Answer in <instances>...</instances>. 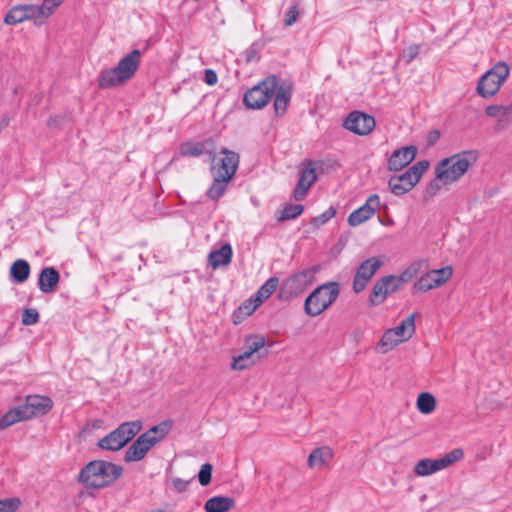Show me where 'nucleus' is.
I'll list each match as a JSON object with an SVG mask.
<instances>
[{
  "instance_id": "nucleus-22",
  "label": "nucleus",
  "mask_w": 512,
  "mask_h": 512,
  "mask_svg": "<svg viewBox=\"0 0 512 512\" xmlns=\"http://www.w3.org/2000/svg\"><path fill=\"white\" fill-rule=\"evenodd\" d=\"M333 459V450L328 446L314 449L308 456V466L312 469H320L328 465Z\"/></svg>"
},
{
  "instance_id": "nucleus-13",
  "label": "nucleus",
  "mask_w": 512,
  "mask_h": 512,
  "mask_svg": "<svg viewBox=\"0 0 512 512\" xmlns=\"http://www.w3.org/2000/svg\"><path fill=\"white\" fill-rule=\"evenodd\" d=\"M376 122L373 116L360 111H352L343 122L345 129L357 135H368L375 128Z\"/></svg>"
},
{
  "instance_id": "nucleus-49",
  "label": "nucleus",
  "mask_w": 512,
  "mask_h": 512,
  "mask_svg": "<svg viewBox=\"0 0 512 512\" xmlns=\"http://www.w3.org/2000/svg\"><path fill=\"white\" fill-rule=\"evenodd\" d=\"M485 113L489 117H499L501 119V105H489L486 107Z\"/></svg>"
},
{
  "instance_id": "nucleus-53",
  "label": "nucleus",
  "mask_w": 512,
  "mask_h": 512,
  "mask_svg": "<svg viewBox=\"0 0 512 512\" xmlns=\"http://www.w3.org/2000/svg\"><path fill=\"white\" fill-rule=\"evenodd\" d=\"M512 119V105H501V121Z\"/></svg>"
},
{
  "instance_id": "nucleus-32",
  "label": "nucleus",
  "mask_w": 512,
  "mask_h": 512,
  "mask_svg": "<svg viewBox=\"0 0 512 512\" xmlns=\"http://www.w3.org/2000/svg\"><path fill=\"white\" fill-rule=\"evenodd\" d=\"M230 179H226L223 176L213 177V183L210 188L207 190L206 195L214 201L219 200L221 196L225 193L227 189V184Z\"/></svg>"
},
{
  "instance_id": "nucleus-17",
  "label": "nucleus",
  "mask_w": 512,
  "mask_h": 512,
  "mask_svg": "<svg viewBox=\"0 0 512 512\" xmlns=\"http://www.w3.org/2000/svg\"><path fill=\"white\" fill-rule=\"evenodd\" d=\"M380 206V198L377 194L371 195L366 203L359 207L358 209L354 210L348 217V223L350 226H358L365 222L366 220L370 219L375 211Z\"/></svg>"
},
{
  "instance_id": "nucleus-43",
  "label": "nucleus",
  "mask_w": 512,
  "mask_h": 512,
  "mask_svg": "<svg viewBox=\"0 0 512 512\" xmlns=\"http://www.w3.org/2000/svg\"><path fill=\"white\" fill-rule=\"evenodd\" d=\"M213 467L210 463H205L201 466L198 473V480L202 486H207L211 482Z\"/></svg>"
},
{
  "instance_id": "nucleus-45",
  "label": "nucleus",
  "mask_w": 512,
  "mask_h": 512,
  "mask_svg": "<svg viewBox=\"0 0 512 512\" xmlns=\"http://www.w3.org/2000/svg\"><path fill=\"white\" fill-rule=\"evenodd\" d=\"M20 505L18 498L0 500V512H15Z\"/></svg>"
},
{
  "instance_id": "nucleus-25",
  "label": "nucleus",
  "mask_w": 512,
  "mask_h": 512,
  "mask_svg": "<svg viewBox=\"0 0 512 512\" xmlns=\"http://www.w3.org/2000/svg\"><path fill=\"white\" fill-rule=\"evenodd\" d=\"M232 248L230 244H224L220 249L212 251L209 254V264L214 268H218L220 266H227L231 263L232 260Z\"/></svg>"
},
{
  "instance_id": "nucleus-8",
  "label": "nucleus",
  "mask_w": 512,
  "mask_h": 512,
  "mask_svg": "<svg viewBox=\"0 0 512 512\" xmlns=\"http://www.w3.org/2000/svg\"><path fill=\"white\" fill-rule=\"evenodd\" d=\"M264 346L265 338L263 336L254 335L247 337L245 341V351L233 357L231 368L240 371L256 364L268 354L267 350L261 352Z\"/></svg>"
},
{
  "instance_id": "nucleus-27",
  "label": "nucleus",
  "mask_w": 512,
  "mask_h": 512,
  "mask_svg": "<svg viewBox=\"0 0 512 512\" xmlns=\"http://www.w3.org/2000/svg\"><path fill=\"white\" fill-rule=\"evenodd\" d=\"M29 263L23 259H17L10 267V277L16 283H24L30 276Z\"/></svg>"
},
{
  "instance_id": "nucleus-44",
  "label": "nucleus",
  "mask_w": 512,
  "mask_h": 512,
  "mask_svg": "<svg viewBox=\"0 0 512 512\" xmlns=\"http://www.w3.org/2000/svg\"><path fill=\"white\" fill-rule=\"evenodd\" d=\"M22 324L29 326L34 325L39 321V313L34 308H26L22 314Z\"/></svg>"
},
{
  "instance_id": "nucleus-10",
  "label": "nucleus",
  "mask_w": 512,
  "mask_h": 512,
  "mask_svg": "<svg viewBox=\"0 0 512 512\" xmlns=\"http://www.w3.org/2000/svg\"><path fill=\"white\" fill-rule=\"evenodd\" d=\"M317 271L318 268L313 266L288 277L281 286L280 297L291 299L303 293L314 282Z\"/></svg>"
},
{
  "instance_id": "nucleus-48",
  "label": "nucleus",
  "mask_w": 512,
  "mask_h": 512,
  "mask_svg": "<svg viewBox=\"0 0 512 512\" xmlns=\"http://www.w3.org/2000/svg\"><path fill=\"white\" fill-rule=\"evenodd\" d=\"M188 484H189V481L183 480L181 478H174L172 480L173 488L178 493H182V492L186 491Z\"/></svg>"
},
{
  "instance_id": "nucleus-40",
  "label": "nucleus",
  "mask_w": 512,
  "mask_h": 512,
  "mask_svg": "<svg viewBox=\"0 0 512 512\" xmlns=\"http://www.w3.org/2000/svg\"><path fill=\"white\" fill-rule=\"evenodd\" d=\"M336 214V209L334 207H329L322 214L312 218L311 225L316 228L321 227L325 223H327L331 218H333Z\"/></svg>"
},
{
  "instance_id": "nucleus-58",
  "label": "nucleus",
  "mask_w": 512,
  "mask_h": 512,
  "mask_svg": "<svg viewBox=\"0 0 512 512\" xmlns=\"http://www.w3.org/2000/svg\"><path fill=\"white\" fill-rule=\"evenodd\" d=\"M210 154H211V159L214 161V160H215V158H216L215 153H210Z\"/></svg>"
},
{
  "instance_id": "nucleus-35",
  "label": "nucleus",
  "mask_w": 512,
  "mask_h": 512,
  "mask_svg": "<svg viewBox=\"0 0 512 512\" xmlns=\"http://www.w3.org/2000/svg\"><path fill=\"white\" fill-rule=\"evenodd\" d=\"M416 405L422 414H430L435 410L436 399L431 393L423 392L419 394Z\"/></svg>"
},
{
  "instance_id": "nucleus-28",
  "label": "nucleus",
  "mask_w": 512,
  "mask_h": 512,
  "mask_svg": "<svg viewBox=\"0 0 512 512\" xmlns=\"http://www.w3.org/2000/svg\"><path fill=\"white\" fill-rule=\"evenodd\" d=\"M398 336L401 338L402 342L409 340L413 334L415 333V314H411L407 318H405L397 327L391 328Z\"/></svg>"
},
{
  "instance_id": "nucleus-21",
  "label": "nucleus",
  "mask_w": 512,
  "mask_h": 512,
  "mask_svg": "<svg viewBox=\"0 0 512 512\" xmlns=\"http://www.w3.org/2000/svg\"><path fill=\"white\" fill-rule=\"evenodd\" d=\"M60 280V274L54 267H45L38 277V286L43 293H54Z\"/></svg>"
},
{
  "instance_id": "nucleus-15",
  "label": "nucleus",
  "mask_w": 512,
  "mask_h": 512,
  "mask_svg": "<svg viewBox=\"0 0 512 512\" xmlns=\"http://www.w3.org/2000/svg\"><path fill=\"white\" fill-rule=\"evenodd\" d=\"M220 153L224 156L219 160L217 165L212 166L211 173L213 177L220 175L231 180L239 165V154L227 148H223Z\"/></svg>"
},
{
  "instance_id": "nucleus-42",
  "label": "nucleus",
  "mask_w": 512,
  "mask_h": 512,
  "mask_svg": "<svg viewBox=\"0 0 512 512\" xmlns=\"http://www.w3.org/2000/svg\"><path fill=\"white\" fill-rule=\"evenodd\" d=\"M64 0H44L41 5H38V8L42 10V15L46 20L54 10L63 2Z\"/></svg>"
},
{
  "instance_id": "nucleus-24",
  "label": "nucleus",
  "mask_w": 512,
  "mask_h": 512,
  "mask_svg": "<svg viewBox=\"0 0 512 512\" xmlns=\"http://www.w3.org/2000/svg\"><path fill=\"white\" fill-rule=\"evenodd\" d=\"M235 499L227 496H214L204 505L206 512H227L235 507Z\"/></svg>"
},
{
  "instance_id": "nucleus-11",
  "label": "nucleus",
  "mask_w": 512,
  "mask_h": 512,
  "mask_svg": "<svg viewBox=\"0 0 512 512\" xmlns=\"http://www.w3.org/2000/svg\"><path fill=\"white\" fill-rule=\"evenodd\" d=\"M463 455V450L456 448L450 451L449 453L445 454L440 459H421L415 464L413 472L418 477H426L432 475L440 470L449 467L456 461L462 459Z\"/></svg>"
},
{
  "instance_id": "nucleus-1",
  "label": "nucleus",
  "mask_w": 512,
  "mask_h": 512,
  "mask_svg": "<svg viewBox=\"0 0 512 512\" xmlns=\"http://www.w3.org/2000/svg\"><path fill=\"white\" fill-rule=\"evenodd\" d=\"M142 58V52L134 49L122 57L115 67L102 70L97 78L101 89L115 88L124 85L136 74Z\"/></svg>"
},
{
  "instance_id": "nucleus-37",
  "label": "nucleus",
  "mask_w": 512,
  "mask_h": 512,
  "mask_svg": "<svg viewBox=\"0 0 512 512\" xmlns=\"http://www.w3.org/2000/svg\"><path fill=\"white\" fill-rule=\"evenodd\" d=\"M436 279L431 275L430 272L422 275L420 279L414 284V289L417 292H426L433 288L439 287L438 284L435 283Z\"/></svg>"
},
{
  "instance_id": "nucleus-7",
  "label": "nucleus",
  "mask_w": 512,
  "mask_h": 512,
  "mask_svg": "<svg viewBox=\"0 0 512 512\" xmlns=\"http://www.w3.org/2000/svg\"><path fill=\"white\" fill-rule=\"evenodd\" d=\"M277 86L278 77L270 75L244 94L243 103L249 109H262L270 102Z\"/></svg>"
},
{
  "instance_id": "nucleus-55",
  "label": "nucleus",
  "mask_w": 512,
  "mask_h": 512,
  "mask_svg": "<svg viewBox=\"0 0 512 512\" xmlns=\"http://www.w3.org/2000/svg\"><path fill=\"white\" fill-rule=\"evenodd\" d=\"M397 278L399 279L401 284L409 282L413 279L406 269L399 276H397Z\"/></svg>"
},
{
  "instance_id": "nucleus-34",
  "label": "nucleus",
  "mask_w": 512,
  "mask_h": 512,
  "mask_svg": "<svg viewBox=\"0 0 512 512\" xmlns=\"http://www.w3.org/2000/svg\"><path fill=\"white\" fill-rule=\"evenodd\" d=\"M304 211V206L301 204H286L279 211V216L277 217L278 222H284L287 220H292L297 218Z\"/></svg>"
},
{
  "instance_id": "nucleus-23",
  "label": "nucleus",
  "mask_w": 512,
  "mask_h": 512,
  "mask_svg": "<svg viewBox=\"0 0 512 512\" xmlns=\"http://www.w3.org/2000/svg\"><path fill=\"white\" fill-rule=\"evenodd\" d=\"M391 280H393L392 277H382L376 281L368 299L370 306H378L385 301L389 295L387 285Z\"/></svg>"
},
{
  "instance_id": "nucleus-41",
  "label": "nucleus",
  "mask_w": 512,
  "mask_h": 512,
  "mask_svg": "<svg viewBox=\"0 0 512 512\" xmlns=\"http://www.w3.org/2000/svg\"><path fill=\"white\" fill-rule=\"evenodd\" d=\"M258 306H260V303L256 302L255 298H251L243 305L238 307L237 311L234 313V316L238 317L239 314L243 316H249L257 309Z\"/></svg>"
},
{
  "instance_id": "nucleus-39",
  "label": "nucleus",
  "mask_w": 512,
  "mask_h": 512,
  "mask_svg": "<svg viewBox=\"0 0 512 512\" xmlns=\"http://www.w3.org/2000/svg\"><path fill=\"white\" fill-rule=\"evenodd\" d=\"M450 184V182H446L445 179L438 178L437 176L433 179L428 185L425 194L424 200H429L433 198L438 191L442 188V185Z\"/></svg>"
},
{
  "instance_id": "nucleus-14",
  "label": "nucleus",
  "mask_w": 512,
  "mask_h": 512,
  "mask_svg": "<svg viewBox=\"0 0 512 512\" xmlns=\"http://www.w3.org/2000/svg\"><path fill=\"white\" fill-rule=\"evenodd\" d=\"M383 262L378 257H370L363 261L356 270L353 279V290L355 293L362 292L369 280L375 275Z\"/></svg>"
},
{
  "instance_id": "nucleus-9",
  "label": "nucleus",
  "mask_w": 512,
  "mask_h": 512,
  "mask_svg": "<svg viewBox=\"0 0 512 512\" xmlns=\"http://www.w3.org/2000/svg\"><path fill=\"white\" fill-rule=\"evenodd\" d=\"M428 167L429 162L423 160L415 163L401 175L392 176L388 182L391 192L395 195H403L410 191L419 182Z\"/></svg>"
},
{
  "instance_id": "nucleus-16",
  "label": "nucleus",
  "mask_w": 512,
  "mask_h": 512,
  "mask_svg": "<svg viewBox=\"0 0 512 512\" xmlns=\"http://www.w3.org/2000/svg\"><path fill=\"white\" fill-rule=\"evenodd\" d=\"M22 406L27 420L46 415L53 407V401L47 396L29 395Z\"/></svg>"
},
{
  "instance_id": "nucleus-26",
  "label": "nucleus",
  "mask_w": 512,
  "mask_h": 512,
  "mask_svg": "<svg viewBox=\"0 0 512 512\" xmlns=\"http://www.w3.org/2000/svg\"><path fill=\"white\" fill-rule=\"evenodd\" d=\"M274 110L277 115L285 114L287 106L291 100V90L278 83L276 91L273 93Z\"/></svg>"
},
{
  "instance_id": "nucleus-18",
  "label": "nucleus",
  "mask_w": 512,
  "mask_h": 512,
  "mask_svg": "<svg viewBox=\"0 0 512 512\" xmlns=\"http://www.w3.org/2000/svg\"><path fill=\"white\" fill-rule=\"evenodd\" d=\"M416 153L417 149L415 146H407L395 150L388 160V170H402L405 166L414 160Z\"/></svg>"
},
{
  "instance_id": "nucleus-31",
  "label": "nucleus",
  "mask_w": 512,
  "mask_h": 512,
  "mask_svg": "<svg viewBox=\"0 0 512 512\" xmlns=\"http://www.w3.org/2000/svg\"><path fill=\"white\" fill-rule=\"evenodd\" d=\"M172 427V423L170 421H163L158 425L151 427L148 431L143 433V436H146V439L155 440V445L160 442L165 436L168 434Z\"/></svg>"
},
{
  "instance_id": "nucleus-5",
  "label": "nucleus",
  "mask_w": 512,
  "mask_h": 512,
  "mask_svg": "<svg viewBox=\"0 0 512 512\" xmlns=\"http://www.w3.org/2000/svg\"><path fill=\"white\" fill-rule=\"evenodd\" d=\"M142 429L140 420L123 422L115 430L98 440L97 446L107 451H119Z\"/></svg>"
},
{
  "instance_id": "nucleus-19",
  "label": "nucleus",
  "mask_w": 512,
  "mask_h": 512,
  "mask_svg": "<svg viewBox=\"0 0 512 512\" xmlns=\"http://www.w3.org/2000/svg\"><path fill=\"white\" fill-rule=\"evenodd\" d=\"M155 445V440L146 439L142 434L127 449L124 460L126 462H136L142 460L147 452Z\"/></svg>"
},
{
  "instance_id": "nucleus-3",
  "label": "nucleus",
  "mask_w": 512,
  "mask_h": 512,
  "mask_svg": "<svg viewBox=\"0 0 512 512\" xmlns=\"http://www.w3.org/2000/svg\"><path fill=\"white\" fill-rule=\"evenodd\" d=\"M477 160V152L466 150L441 160L435 168V175L453 183L459 180Z\"/></svg>"
},
{
  "instance_id": "nucleus-50",
  "label": "nucleus",
  "mask_w": 512,
  "mask_h": 512,
  "mask_svg": "<svg viewBox=\"0 0 512 512\" xmlns=\"http://www.w3.org/2000/svg\"><path fill=\"white\" fill-rule=\"evenodd\" d=\"M218 77L214 70L212 69H206L204 74V81L208 85H215L217 83Z\"/></svg>"
},
{
  "instance_id": "nucleus-54",
  "label": "nucleus",
  "mask_w": 512,
  "mask_h": 512,
  "mask_svg": "<svg viewBox=\"0 0 512 512\" xmlns=\"http://www.w3.org/2000/svg\"><path fill=\"white\" fill-rule=\"evenodd\" d=\"M440 138V132L438 130H432L428 135L429 145L435 144Z\"/></svg>"
},
{
  "instance_id": "nucleus-52",
  "label": "nucleus",
  "mask_w": 512,
  "mask_h": 512,
  "mask_svg": "<svg viewBox=\"0 0 512 512\" xmlns=\"http://www.w3.org/2000/svg\"><path fill=\"white\" fill-rule=\"evenodd\" d=\"M422 266H423V262L418 261V262L412 263L409 267L406 268V270L408 271L410 276H412V278H414L418 275Z\"/></svg>"
},
{
  "instance_id": "nucleus-56",
  "label": "nucleus",
  "mask_w": 512,
  "mask_h": 512,
  "mask_svg": "<svg viewBox=\"0 0 512 512\" xmlns=\"http://www.w3.org/2000/svg\"><path fill=\"white\" fill-rule=\"evenodd\" d=\"M57 119H58L57 116L49 117V119L47 120V125L49 127H56L57 126Z\"/></svg>"
},
{
  "instance_id": "nucleus-51",
  "label": "nucleus",
  "mask_w": 512,
  "mask_h": 512,
  "mask_svg": "<svg viewBox=\"0 0 512 512\" xmlns=\"http://www.w3.org/2000/svg\"><path fill=\"white\" fill-rule=\"evenodd\" d=\"M387 277H392L393 280L391 282L389 281L387 288L389 291V294L394 293L398 291L401 288V283L396 275H388Z\"/></svg>"
},
{
  "instance_id": "nucleus-2",
  "label": "nucleus",
  "mask_w": 512,
  "mask_h": 512,
  "mask_svg": "<svg viewBox=\"0 0 512 512\" xmlns=\"http://www.w3.org/2000/svg\"><path fill=\"white\" fill-rule=\"evenodd\" d=\"M121 466L104 460H94L86 464L78 475V482L86 488L101 489L115 482L121 475Z\"/></svg>"
},
{
  "instance_id": "nucleus-38",
  "label": "nucleus",
  "mask_w": 512,
  "mask_h": 512,
  "mask_svg": "<svg viewBox=\"0 0 512 512\" xmlns=\"http://www.w3.org/2000/svg\"><path fill=\"white\" fill-rule=\"evenodd\" d=\"M430 273L436 279L435 283L441 286L452 277L453 269L451 266H445L440 269L432 270Z\"/></svg>"
},
{
  "instance_id": "nucleus-47",
  "label": "nucleus",
  "mask_w": 512,
  "mask_h": 512,
  "mask_svg": "<svg viewBox=\"0 0 512 512\" xmlns=\"http://www.w3.org/2000/svg\"><path fill=\"white\" fill-rule=\"evenodd\" d=\"M419 54V47L414 45L410 46L407 49H405L402 53V58L405 61V63H410L413 61L416 56Z\"/></svg>"
},
{
  "instance_id": "nucleus-29",
  "label": "nucleus",
  "mask_w": 512,
  "mask_h": 512,
  "mask_svg": "<svg viewBox=\"0 0 512 512\" xmlns=\"http://www.w3.org/2000/svg\"><path fill=\"white\" fill-rule=\"evenodd\" d=\"M25 412L22 409V406L10 409L0 418V429L4 430L13 424L27 420L24 418Z\"/></svg>"
},
{
  "instance_id": "nucleus-46",
  "label": "nucleus",
  "mask_w": 512,
  "mask_h": 512,
  "mask_svg": "<svg viewBox=\"0 0 512 512\" xmlns=\"http://www.w3.org/2000/svg\"><path fill=\"white\" fill-rule=\"evenodd\" d=\"M298 15H299V12L297 10V6L296 5L291 6L290 9L285 14V18H284L285 25L286 26L293 25L297 21Z\"/></svg>"
},
{
  "instance_id": "nucleus-6",
  "label": "nucleus",
  "mask_w": 512,
  "mask_h": 512,
  "mask_svg": "<svg viewBox=\"0 0 512 512\" xmlns=\"http://www.w3.org/2000/svg\"><path fill=\"white\" fill-rule=\"evenodd\" d=\"M510 75V68L506 62H497L490 70L483 74L476 87L478 95L487 99L493 97Z\"/></svg>"
},
{
  "instance_id": "nucleus-30",
  "label": "nucleus",
  "mask_w": 512,
  "mask_h": 512,
  "mask_svg": "<svg viewBox=\"0 0 512 512\" xmlns=\"http://www.w3.org/2000/svg\"><path fill=\"white\" fill-rule=\"evenodd\" d=\"M402 343L401 338L394 334L393 330L387 329L382 335L380 341L378 342L377 348L380 349L382 354H385L391 350H393L398 344Z\"/></svg>"
},
{
  "instance_id": "nucleus-36",
  "label": "nucleus",
  "mask_w": 512,
  "mask_h": 512,
  "mask_svg": "<svg viewBox=\"0 0 512 512\" xmlns=\"http://www.w3.org/2000/svg\"><path fill=\"white\" fill-rule=\"evenodd\" d=\"M205 152V145L201 142H185L180 146V154L185 157H198Z\"/></svg>"
},
{
  "instance_id": "nucleus-4",
  "label": "nucleus",
  "mask_w": 512,
  "mask_h": 512,
  "mask_svg": "<svg viewBox=\"0 0 512 512\" xmlns=\"http://www.w3.org/2000/svg\"><path fill=\"white\" fill-rule=\"evenodd\" d=\"M339 294V282L331 281L318 286L305 299V313L311 317L320 315L337 300Z\"/></svg>"
},
{
  "instance_id": "nucleus-20",
  "label": "nucleus",
  "mask_w": 512,
  "mask_h": 512,
  "mask_svg": "<svg viewBox=\"0 0 512 512\" xmlns=\"http://www.w3.org/2000/svg\"><path fill=\"white\" fill-rule=\"evenodd\" d=\"M317 180L315 168L309 167L302 169L297 185L293 191V197L296 201L302 200L313 183Z\"/></svg>"
},
{
  "instance_id": "nucleus-12",
  "label": "nucleus",
  "mask_w": 512,
  "mask_h": 512,
  "mask_svg": "<svg viewBox=\"0 0 512 512\" xmlns=\"http://www.w3.org/2000/svg\"><path fill=\"white\" fill-rule=\"evenodd\" d=\"M28 19H32L36 26H41L45 22L42 10L38 8V5L25 4L12 7L7 12L4 23L15 25Z\"/></svg>"
},
{
  "instance_id": "nucleus-57",
  "label": "nucleus",
  "mask_w": 512,
  "mask_h": 512,
  "mask_svg": "<svg viewBox=\"0 0 512 512\" xmlns=\"http://www.w3.org/2000/svg\"><path fill=\"white\" fill-rule=\"evenodd\" d=\"M254 59H256V55H255L254 51H252V50L247 51V57H246L247 62H251Z\"/></svg>"
},
{
  "instance_id": "nucleus-33",
  "label": "nucleus",
  "mask_w": 512,
  "mask_h": 512,
  "mask_svg": "<svg viewBox=\"0 0 512 512\" xmlns=\"http://www.w3.org/2000/svg\"><path fill=\"white\" fill-rule=\"evenodd\" d=\"M279 279L277 277L269 278L256 292L255 301L262 304L263 301L268 299L277 289Z\"/></svg>"
}]
</instances>
